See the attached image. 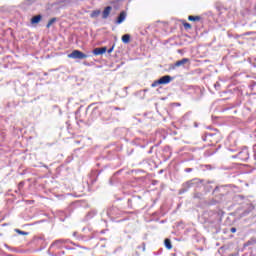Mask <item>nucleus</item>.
I'll return each mask as SVG.
<instances>
[{
    "label": "nucleus",
    "instance_id": "nucleus-1",
    "mask_svg": "<svg viewBox=\"0 0 256 256\" xmlns=\"http://www.w3.org/2000/svg\"><path fill=\"white\" fill-rule=\"evenodd\" d=\"M171 76L166 75L161 77L159 80H156L152 83L151 87H157V85H167L168 83H171Z\"/></svg>",
    "mask_w": 256,
    "mask_h": 256
},
{
    "label": "nucleus",
    "instance_id": "nucleus-2",
    "mask_svg": "<svg viewBox=\"0 0 256 256\" xmlns=\"http://www.w3.org/2000/svg\"><path fill=\"white\" fill-rule=\"evenodd\" d=\"M87 55L79 50H74L72 53L68 54L69 59H87Z\"/></svg>",
    "mask_w": 256,
    "mask_h": 256
},
{
    "label": "nucleus",
    "instance_id": "nucleus-3",
    "mask_svg": "<svg viewBox=\"0 0 256 256\" xmlns=\"http://www.w3.org/2000/svg\"><path fill=\"white\" fill-rule=\"evenodd\" d=\"M111 11H113V7L111 6H107L106 8H104L102 12V19H108L111 15Z\"/></svg>",
    "mask_w": 256,
    "mask_h": 256
},
{
    "label": "nucleus",
    "instance_id": "nucleus-4",
    "mask_svg": "<svg viewBox=\"0 0 256 256\" xmlns=\"http://www.w3.org/2000/svg\"><path fill=\"white\" fill-rule=\"evenodd\" d=\"M65 243H67V240L59 239V240H56L52 243V247H56L57 249H61V247H63V245H65Z\"/></svg>",
    "mask_w": 256,
    "mask_h": 256
},
{
    "label": "nucleus",
    "instance_id": "nucleus-5",
    "mask_svg": "<svg viewBox=\"0 0 256 256\" xmlns=\"http://www.w3.org/2000/svg\"><path fill=\"white\" fill-rule=\"evenodd\" d=\"M186 63H189L188 58H183L182 60H178L175 62L174 66H172V69H175L176 67H181L182 65H185Z\"/></svg>",
    "mask_w": 256,
    "mask_h": 256
},
{
    "label": "nucleus",
    "instance_id": "nucleus-6",
    "mask_svg": "<svg viewBox=\"0 0 256 256\" xmlns=\"http://www.w3.org/2000/svg\"><path fill=\"white\" fill-rule=\"evenodd\" d=\"M104 53H107V47L95 48L93 50V55H103Z\"/></svg>",
    "mask_w": 256,
    "mask_h": 256
},
{
    "label": "nucleus",
    "instance_id": "nucleus-7",
    "mask_svg": "<svg viewBox=\"0 0 256 256\" xmlns=\"http://www.w3.org/2000/svg\"><path fill=\"white\" fill-rule=\"evenodd\" d=\"M238 159H241L242 161H247V159H249V152H247V150L240 152L238 154Z\"/></svg>",
    "mask_w": 256,
    "mask_h": 256
},
{
    "label": "nucleus",
    "instance_id": "nucleus-8",
    "mask_svg": "<svg viewBox=\"0 0 256 256\" xmlns=\"http://www.w3.org/2000/svg\"><path fill=\"white\" fill-rule=\"evenodd\" d=\"M126 17H127V14L125 12H121L116 20L117 25H121V23L125 21Z\"/></svg>",
    "mask_w": 256,
    "mask_h": 256
},
{
    "label": "nucleus",
    "instance_id": "nucleus-9",
    "mask_svg": "<svg viewBox=\"0 0 256 256\" xmlns=\"http://www.w3.org/2000/svg\"><path fill=\"white\" fill-rule=\"evenodd\" d=\"M101 15V10H94L91 12L90 17L91 19H97Z\"/></svg>",
    "mask_w": 256,
    "mask_h": 256
},
{
    "label": "nucleus",
    "instance_id": "nucleus-10",
    "mask_svg": "<svg viewBox=\"0 0 256 256\" xmlns=\"http://www.w3.org/2000/svg\"><path fill=\"white\" fill-rule=\"evenodd\" d=\"M41 19H42L41 15H36V16L32 17V19H31L32 25L39 23L41 21Z\"/></svg>",
    "mask_w": 256,
    "mask_h": 256
},
{
    "label": "nucleus",
    "instance_id": "nucleus-11",
    "mask_svg": "<svg viewBox=\"0 0 256 256\" xmlns=\"http://www.w3.org/2000/svg\"><path fill=\"white\" fill-rule=\"evenodd\" d=\"M164 245H165L166 249H168V250L173 249V245L171 244V240L169 238H166L164 240Z\"/></svg>",
    "mask_w": 256,
    "mask_h": 256
},
{
    "label": "nucleus",
    "instance_id": "nucleus-12",
    "mask_svg": "<svg viewBox=\"0 0 256 256\" xmlns=\"http://www.w3.org/2000/svg\"><path fill=\"white\" fill-rule=\"evenodd\" d=\"M180 22L182 23L184 29H186V30L192 29L191 24L188 23L186 20H180Z\"/></svg>",
    "mask_w": 256,
    "mask_h": 256
},
{
    "label": "nucleus",
    "instance_id": "nucleus-13",
    "mask_svg": "<svg viewBox=\"0 0 256 256\" xmlns=\"http://www.w3.org/2000/svg\"><path fill=\"white\" fill-rule=\"evenodd\" d=\"M123 43H129L131 41V35L125 34L122 36Z\"/></svg>",
    "mask_w": 256,
    "mask_h": 256
},
{
    "label": "nucleus",
    "instance_id": "nucleus-14",
    "mask_svg": "<svg viewBox=\"0 0 256 256\" xmlns=\"http://www.w3.org/2000/svg\"><path fill=\"white\" fill-rule=\"evenodd\" d=\"M188 21H201V17L200 16H188Z\"/></svg>",
    "mask_w": 256,
    "mask_h": 256
},
{
    "label": "nucleus",
    "instance_id": "nucleus-15",
    "mask_svg": "<svg viewBox=\"0 0 256 256\" xmlns=\"http://www.w3.org/2000/svg\"><path fill=\"white\" fill-rule=\"evenodd\" d=\"M56 22H57V18L50 19L46 25L47 29H49L51 25H53V23H56Z\"/></svg>",
    "mask_w": 256,
    "mask_h": 256
},
{
    "label": "nucleus",
    "instance_id": "nucleus-16",
    "mask_svg": "<svg viewBox=\"0 0 256 256\" xmlns=\"http://www.w3.org/2000/svg\"><path fill=\"white\" fill-rule=\"evenodd\" d=\"M16 233H18L19 235H29L28 232L21 231V230H19V229H16Z\"/></svg>",
    "mask_w": 256,
    "mask_h": 256
},
{
    "label": "nucleus",
    "instance_id": "nucleus-17",
    "mask_svg": "<svg viewBox=\"0 0 256 256\" xmlns=\"http://www.w3.org/2000/svg\"><path fill=\"white\" fill-rule=\"evenodd\" d=\"M114 49H115V45H113L110 49H108V53H113Z\"/></svg>",
    "mask_w": 256,
    "mask_h": 256
},
{
    "label": "nucleus",
    "instance_id": "nucleus-18",
    "mask_svg": "<svg viewBox=\"0 0 256 256\" xmlns=\"http://www.w3.org/2000/svg\"><path fill=\"white\" fill-rule=\"evenodd\" d=\"M230 231H231V233H237V228L232 227V228L230 229Z\"/></svg>",
    "mask_w": 256,
    "mask_h": 256
},
{
    "label": "nucleus",
    "instance_id": "nucleus-19",
    "mask_svg": "<svg viewBox=\"0 0 256 256\" xmlns=\"http://www.w3.org/2000/svg\"><path fill=\"white\" fill-rule=\"evenodd\" d=\"M191 171H193V168H186V169H185V172H186V173H191Z\"/></svg>",
    "mask_w": 256,
    "mask_h": 256
},
{
    "label": "nucleus",
    "instance_id": "nucleus-20",
    "mask_svg": "<svg viewBox=\"0 0 256 256\" xmlns=\"http://www.w3.org/2000/svg\"><path fill=\"white\" fill-rule=\"evenodd\" d=\"M253 150H254V158H255V161H256V144L254 145Z\"/></svg>",
    "mask_w": 256,
    "mask_h": 256
},
{
    "label": "nucleus",
    "instance_id": "nucleus-21",
    "mask_svg": "<svg viewBox=\"0 0 256 256\" xmlns=\"http://www.w3.org/2000/svg\"><path fill=\"white\" fill-rule=\"evenodd\" d=\"M246 35H253V32H247Z\"/></svg>",
    "mask_w": 256,
    "mask_h": 256
},
{
    "label": "nucleus",
    "instance_id": "nucleus-22",
    "mask_svg": "<svg viewBox=\"0 0 256 256\" xmlns=\"http://www.w3.org/2000/svg\"><path fill=\"white\" fill-rule=\"evenodd\" d=\"M207 137H213V134H208Z\"/></svg>",
    "mask_w": 256,
    "mask_h": 256
}]
</instances>
